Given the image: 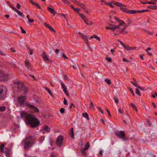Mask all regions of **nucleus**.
Here are the masks:
<instances>
[{"instance_id": "f257e3e1", "label": "nucleus", "mask_w": 157, "mask_h": 157, "mask_svg": "<svg viewBox=\"0 0 157 157\" xmlns=\"http://www.w3.org/2000/svg\"><path fill=\"white\" fill-rule=\"evenodd\" d=\"M22 118H25L26 124L30 125L32 128H36L38 127L40 124V122L36 117L33 116L31 114H28L25 112H22L21 113Z\"/></svg>"}, {"instance_id": "f03ea898", "label": "nucleus", "mask_w": 157, "mask_h": 157, "mask_svg": "<svg viewBox=\"0 0 157 157\" xmlns=\"http://www.w3.org/2000/svg\"><path fill=\"white\" fill-rule=\"evenodd\" d=\"M22 143L24 144V149L26 151H28L36 143L35 137L32 136H27L22 141Z\"/></svg>"}, {"instance_id": "7ed1b4c3", "label": "nucleus", "mask_w": 157, "mask_h": 157, "mask_svg": "<svg viewBox=\"0 0 157 157\" xmlns=\"http://www.w3.org/2000/svg\"><path fill=\"white\" fill-rule=\"evenodd\" d=\"M13 84L17 85V90L21 92H22L23 94H25L28 92V88L25 87L21 81L15 82Z\"/></svg>"}, {"instance_id": "20e7f679", "label": "nucleus", "mask_w": 157, "mask_h": 157, "mask_svg": "<svg viewBox=\"0 0 157 157\" xmlns=\"http://www.w3.org/2000/svg\"><path fill=\"white\" fill-rule=\"evenodd\" d=\"M115 134L118 137L123 141H126L128 140V137L125 136L124 131H117L115 133Z\"/></svg>"}, {"instance_id": "39448f33", "label": "nucleus", "mask_w": 157, "mask_h": 157, "mask_svg": "<svg viewBox=\"0 0 157 157\" xmlns=\"http://www.w3.org/2000/svg\"><path fill=\"white\" fill-rule=\"evenodd\" d=\"M25 105L26 106L31 108L32 112L36 113H38L39 112V109L37 107L35 106H34L27 103H25Z\"/></svg>"}, {"instance_id": "423d86ee", "label": "nucleus", "mask_w": 157, "mask_h": 157, "mask_svg": "<svg viewBox=\"0 0 157 157\" xmlns=\"http://www.w3.org/2000/svg\"><path fill=\"white\" fill-rule=\"evenodd\" d=\"M6 87L4 86H0V100L4 99L5 98V95L3 92L4 90H5Z\"/></svg>"}, {"instance_id": "0eeeda50", "label": "nucleus", "mask_w": 157, "mask_h": 157, "mask_svg": "<svg viewBox=\"0 0 157 157\" xmlns=\"http://www.w3.org/2000/svg\"><path fill=\"white\" fill-rule=\"evenodd\" d=\"M26 99L25 96H21L18 97V101L20 105H23L24 104L25 100Z\"/></svg>"}, {"instance_id": "6e6552de", "label": "nucleus", "mask_w": 157, "mask_h": 157, "mask_svg": "<svg viewBox=\"0 0 157 157\" xmlns=\"http://www.w3.org/2000/svg\"><path fill=\"white\" fill-rule=\"evenodd\" d=\"M63 140V138L62 136H59L56 140L57 144L59 147H61L62 145V141Z\"/></svg>"}, {"instance_id": "1a4fd4ad", "label": "nucleus", "mask_w": 157, "mask_h": 157, "mask_svg": "<svg viewBox=\"0 0 157 157\" xmlns=\"http://www.w3.org/2000/svg\"><path fill=\"white\" fill-rule=\"evenodd\" d=\"M7 79V76L4 74L3 71H0V81H6Z\"/></svg>"}, {"instance_id": "9d476101", "label": "nucleus", "mask_w": 157, "mask_h": 157, "mask_svg": "<svg viewBox=\"0 0 157 157\" xmlns=\"http://www.w3.org/2000/svg\"><path fill=\"white\" fill-rule=\"evenodd\" d=\"M61 86L63 90V91L64 93L66 94L68 97H69L70 96L68 92L66 86L63 82L61 83Z\"/></svg>"}, {"instance_id": "9b49d317", "label": "nucleus", "mask_w": 157, "mask_h": 157, "mask_svg": "<svg viewBox=\"0 0 157 157\" xmlns=\"http://www.w3.org/2000/svg\"><path fill=\"white\" fill-rule=\"evenodd\" d=\"M44 25L51 31H53L54 33H56V31L52 27L50 26V25L46 23H44Z\"/></svg>"}, {"instance_id": "f8f14e48", "label": "nucleus", "mask_w": 157, "mask_h": 157, "mask_svg": "<svg viewBox=\"0 0 157 157\" xmlns=\"http://www.w3.org/2000/svg\"><path fill=\"white\" fill-rule=\"evenodd\" d=\"M112 3L114 5L120 7H121V6L126 7V5H123L121 3L115 1H113V2H112Z\"/></svg>"}, {"instance_id": "ddd939ff", "label": "nucleus", "mask_w": 157, "mask_h": 157, "mask_svg": "<svg viewBox=\"0 0 157 157\" xmlns=\"http://www.w3.org/2000/svg\"><path fill=\"white\" fill-rule=\"evenodd\" d=\"M41 56H42V58L46 61H49V59L47 57L46 55V53L45 52H44L42 54H41Z\"/></svg>"}, {"instance_id": "4468645a", "label": "nucleus", "mask_w": 157, "mask_h": 157, "mask_svg": "<svg viewBox=\"0 0 157 157\" xmlns=\"http://www.w3.org/2000/svg\"><path fill=\"white\" fill-rule=\"evenodd\" d=\"M127 28V26H124V27L121 29H120L118 31L121 34H127L128 32L127 31H125V29Z\"/></svg>"}, {"instance_id": "2eb2a0df", "label": "nucleus", "mask_w": 157, "mask_h": 157, "mask_svg": "<svg viewBox=\"0 0 157 157\" xmlns=\"http://www.w3.org/2000/svg\"><path fill=\"white\" fill-rule=\"evenodd\" d=\"M83 39L85 41V42L86 43V45L88 46H89V41L88 39V38L87 36L84 35V34L82 35V36Z\"/></svg>"}, {"instance_id": "dca6fc26", "label": "nucleus", "mask_w": 157, "mask_h": 157, "mask_svg": "<svg viewBox=\"0 0 157 157\" xmlns=\"http://www.w3.org/2000/svg\"><path fill=\"white\" fill-rule=\"evenodd\" d=\"M110 25L113 27H111V29L113 32H114V30L116 29H121L120 28H119V26L113 24Z\"/></svg>"}, {"instance_id": "f3484780", "label": "nucleus", "mask_w": 157, "mask_h": 157, "mask_svg": "<svg viewBox=\"0 0 157 157\" xmlns=\"http://www.w3.org/2000/svg\"><path fill=\"white\" fill-rule=\"evenodd\" d=\"M5 153L7 157H9L10 156V150L8 148H5Z\"/></svg>"}, {"instance_id": "a211bd4d", "label": "nucleus", "mask_w": 157, "mask_h": 157, "mask_svg": "<svg viewBox=\"0 0 157 157\" xmlns=\"http://www.w3.org/2000/svg\"><path fill=\"white\" fill-rule=\"evenodd\" d=\"M44 129L47 132H49L50 131V128L48 125H45L44 126Z\"/></svg>"}, {"instance_id": "6ab92c4d", "label": "nucleus", "mask_w": 157, "mask_h": 157, "mask_svg": "<svg viewBox=\"0 0 157 157\" xmlns=\"http://www.w3.org/2000/svg\"><path fill=\"white\" fill-rule=\"evenodd\" d=\"M47 9L49 11L52 13H56L54 9H52L49 7H48Z\"/></svg>"}, {"instance_id": "aec40b11", "label": "nucleus", "mask_w": 157, "mask_h": 157, "mask_svg": "<svg viewBox=\"0 0 157 157\" xmlns=\"http://www.w3.org/2000/svg\"><path fill=\"white\" fill-rule=\"evenodd\" d=\"M94 38L96 39L98 41H100L101 40L100 38L96 35H94L93 36H91L90 39H93Z\"/></svg>"}, {"instance_id": "412c9836", "label": "nucleus", "mask_w": 157, "mask_h": 157, "mask_svg": "<svg viewBox=\"0 0 157 157\" xmlns=\"http://www.w3.org/2000/svg\"><path fill=\"white\" fill-rule=\"evenodd\" d=\"M82 116L83 117H85L87 120H89L90 119L89 117L88 114L86 113H83L82 114Z\"/></svg>"}, {"instance_id": "4be33fe9", "label": "nucleus", "mask_w": 157, "mask_h": 157, "mask_svg": "<svg viewBox=\"0 0 157 157\" xmlns=\"http://www.w3.org/2000/svg\"><path fill=\"white\" fill-rule=\"evenodd\" d=\"M25 64L27 68L29 69V67L30 66V65L29 61L27 60H26L25 61Z\"/></svg>"}, {"instance_id": "5701e85b", "label": "nucleus", "mask_w": 157, "mask_h": 157, "mask_svg": "<svg viewBox=\"0 0 157 157\" xmlns=\"http://www.w3.org/2000/svg\"><path fill=\"white\" fill-rule=\"evenodd\" d=\"M137 11L135 10H128L127 13L130 14H135L136 13Z\"/></svg>"}, {"instance_id": "b1692460", "label": "nucleus", "mask_w": 157, "mask_h": 157, "mask_svg": "<svg viewBox=\"0 0 157 157\" xmlns=\"http://www.w3.org/2000/svg\"><path fill=\"white\" fill-rule=\"evenodd\" d=\"M123 6H121L120 8L121 11L126 12L127 13L128 9L127 8H125Z\"/></svg>"}, {"instance_id": "393cba45", "label": "nucleus", "mask_w": 157, "mask_h": 157, "mask_svg": "<svg viewBox=\"0 0 157 157\" xmlns=\"http://www.w3.org/2000/svg\"><path fill=\"white\" fill-rule=\"evenodd\" d=\"M117 21L119 23V24L117 26H119V28H120V27L122 25L125 24L124 22L123 21H122L120 19H119V20H118V21Z\"/></svg>"}, {"instance_id": "a878e982", "label": "nucleus", "mask_w": 157, "mask_h": 157, "mask_svg": "<svg viewBox=\"0 0 157 157\" xmlns=\"http://www.w3.org/2000/svg\"><path fill=\"white\" fill-rule=\"evenodd\" d=\"M15 11L17 13L19 16L23 17H25L23 14L21 12L20 10H18L17 9Z\"/></svg>"}, {"instance_id": "bb28decb", "label": "nucleus", "mask_w": 157, "mask_h": 157, "mask_svg": "<svg viewBox=\"0 0 157 157\" xmlns=\"http://www.w3.org/2000/svg\"><path fill=\"white\" fill-rule=\"evenodd\" d=\"M78 14L82 20H85L86 18V17L82 13L79 12L78 13Z\"/></svg>"}, {"instance_id": "cd10ccee", "label": "nucleus", "mask_w": 157, "mask_h": 157, "mask_svg": "<svg viewBox=\"0 0 157 157\" xmlns=\"http://www.w3.org/2000/svg\"><path fill=\"white\" fill-rule=\"evenodd\" d=\"M85 150L83 149H82L81 150V151L82 154L85 157L87 155V154L86 152L85 151Z\"/></svg>"}, {"instance_id": "c85d7f7f", "label": "nucleus", "mask_w": 157, "mask_h": 157, "mask_svg": "<svg viewBox=\"0 0 157 157\" xmlns=\"http://www.w3.org/2000/svg\"><path fill=\"white\" fill-rule=\"evenodd\" d=\"M90 147V144L89 142H87L85 145V149H84L87 150L89 149Z\"/></svg>"}, {"instance_id": "c756f323", "label": "nucleus", "mask_w": 157, "mask_h": 157, "mask_svg": "<svg viewBox=\"0 0 157 157\" xmlns=\"http://www.w3.org/2000/svg\"><path fill=\"white\" fill-rule=\"evenodd\" d=\"M148 8L154 10L157 9V5L150 6H148Z\"/></svg>"}, {"instance_id": "7c9ffc66", "label": "nucleus", "mask_w": 157, "mask_h": 157, "mask_svg": "<svg viewBox=\"0 0 157 157\" xmlns=\"http://www.w3.org/2000/svg\"><path fill=\"white\" fill-rule=\"evenodd\" d=\"M131 83L135 87H137V88L139 86V85L137 83V82L136 81H135L134 82H131Z\"/></svg>"}, {"instance_id": "2f4dec72", "label": "nucleus", "mask_w": 157, "mask_h": 157, "mask_svg": "<svg viewBox=\"0 0 157 157\" xmlns=\"http://www.w3.org/2000/svg\"><path fill=\"white\" fill-rule=\"evenodd\" d=\"M45 90L48 92V93L52 97H53V94L51 91V90L48 88H45Z\"/></svg>"}, {"instance_id": "473e14b6", "label": "nucleus", "mask_w": 157, "mask_h": 157, "mask_svg": "<svg viewBox=\"0 0 157 157\" xmlns=\"http://www.w3.org/2000/svg\"><path fill=\"white\" fill-rule=\"evenodd\" d=\"M141 3L143 4H155L156 3L154 2H140Z\"/></svg>"}, {"instance_id": "72a5a7b5", "label": "nucleus", "mask_w": 157, "mask_h": 157, "mask_svg": "<svg viewBox=\"0 0 157 157\" xmlns=\"http://www.w3.org/2000/svg\"><path fill=\"white\" fill-rule=\"evenodd\" d=\"M131 105L132 107L136 111V112H137L138 111V110L135 105L133 103H131Z\"/></svg>"}, {"instance_id": "f704fd0d", "label": "nucleus", "mask_w": 157, "mask_h": 157, "mask_svg": "<svg viewBox=\"0 0 157 157\" xmlns=\"http://www.w3.org/2000/svg\"><path fill=\"white\" fill-rule=\"evenodd\" d=\"M6 108L4 106H0V112L4 111L6 110Z\"/></svg>"}, {"instance_id": "c9c22d12", "label": "nucleus", "mask_w": 157, "mask_h": 157, "mask_svg": "<svg viewBox=\"0 0 157 157\" xmlns=\"http://www.w3.org/2000/svg\"><path fill=\"white\" fill-rule=\"evenodd\" d=\"M70 133L71 134V137L72 139H74V128H71Z\"/></svg>"}, {"instance_id": "e433bc0d", "label": "nucleus", "mask_w": 157, "mask_h": 157, "mask_svg": "<svg viewBox=\"0 0 157 157\" xmlns=\"http://www.w3.org/2000/svg\"><path fill=\"white\" fill-rule=\"evenodd\" d=\"M44 139L45 137L44 136H41L39 139V141L40 143H42L44 140Z\"/></svg>"}, {"instance_id": "4c0bfd02", "label": "nucleus", "mask_w": 157, "mask_h": 157, "mask_svg": "<svg viewBox=\"0 0 157 157\" xmlns=\"http://www.w3.org/2000/svg\"><path fill=\"white\" fill-rule=\"evenodd\" d=\"M106 60L109 62H112V59L110 57H109L108 56H106L105 58Z\"/></svg>"}, {"instance_id": "58836bf2", "label": "nucleus", "mask_w": 157, "mask_h": 157, "mask_svg": "<svg viewBox=\"0 0 157 157\" xmlns=\"http://www.w3.org/2000/svg\"><path fill=\"white\" fill-rule=\"evenodd\" d=\"M124 48H125V49H126L127 51H130L131 50V47H130L128 46H126L125 45L124 47Z\"/></svg>"}, {"instance_id": "ea45409f", "label": "nucleus", "mask_w": 157, "mask_h": 157, "mask_svg": "<svg viewBox=\"0 0 157 157\" xmlns=\"http://www.w3.org/2000/svg\"><path fill=\"white\" fill-rule=\"evenodd\" d=\"M27 49L30 51L29 55H32L33 54V50L31 49L29 47H27Z\"/></svg>"}, {"instance_id": "a19ab883", "label": "nucleus", "mask_w": 157, "mask_h": 157, "mask_svg": "<svg viewBox=\"0 0 157 157\" xmlns=\"http://www.w3.org/2000/svg\"><path fill=\"white\" fill-rule=\"evenodd\" d=\"M105 81L109 85H110L111 83L110 79H105Z\"/></svg>"}, {"instance_id": "79ce46f5", "label": "nucleus", "mask_w": 157, "mask_h": 157, "mask_svg": "<svg viewBox=\"0 0 157 157\" xmlns=\"http://www.w3.org/2000/svg\"><path fill=\"white\" fill-rule=\"evenodd\" d=\"M60 112L62 114H63L65 112V109L62 108L60 109Z\"/></svg>"}, {"instance_id": "37998d69", "label": "nucleus", "mask_w": 157, "mask_h": 157, "mask_svg": "<svg viewBox=\"0 0 157 157\" xmlns=\"http://www.w3.org/2000/svg\"><path fill=\"white\" fill-rule=\"evenodd\" d=\"M105 4L110 6L112 8H114V6L112 5L111 3L110 2H105Z\"/></svg>"}, {"instance_id": "c03bdc74", "label": "nucleus", "mask_w": 157, "mask_h": 157, "mask_svg": "<svg viewBox=\"0 0 157 157\" xmlns=\"http://www.w3.org/2000/svg\"><path fill=\"white\" fill-rule=\"evenodd\" d=\"M64 3L68 5L70 4V2L67 0H62Z\"/></svg>"}, {"instance_id": "a18cd8bd", "label": "nucleus", "mask_w": 157, "mask_h": 157, "mask_svg": "<svg viewBox=\"0 0 157 157\" xmlns=\"http://www.w3.org/2000/svg\"><path fill=\"white\" fill-rule=\"evenodd\" d=\"M136 94H138L139 95V96L141 95L139 90V89H137V88L136 89Z\"/></svg>"}, {"instance_id": "49530a36", "label": "nucleus", "mask_w": 157, "mask_h": 157, "mask_svg": "<svg viewBox=\"0 0 157 157\" xmlns=\"http://www.w3.org/2000/svg\"><path fill=\"white\" fill-rule=\"evenodd\" d=\"M91 103L90 105V108H94V104L92 102V101L90 100Z\"/></svg>"}, {"instance_id": "de8ad7c7", "label": "nucleus", "mask_w": 157, "mask_h": 157, "mask_svg": "<svg viewBox=\"0 0 157 157\" xmlns=\"http://www.w3.org/2000/svg\"><path fill=\"white\" fill-rule=\"evenodd\" d=\"M118 112L121 114H122L123 112V109H118Z\"/></svg>"}, {"instance_id": "09e8293b", "label": "nucleus", "mask_w": 157, "mask_h": 157, "mask_svg": "<svg viewBox=\"0 0 157 157\" xmlns=\"http://www.w3.org/2000/svg\"><path fill=\"white\" fill-rule=\"evenodd\" d=\"M97 108L100 111L101 113L102 114L104 112L101 108L99 107H97Z\"/></svg>"}, {"instance_id": "8fccbe9b", "label": "nucleus", "mask_w": 157, "mask_h": 157, "mask_svg": "<svg viewBox=\"0 0 157 157\" xmlns=\"http://www.w3.org/2000/svg\"><path fill=\"white\" fill-rule=\"evenodd\" d=\"M62 56L64 57L66 59H68V58L65 56V54L64 53H62Z\"/></svg>"}, {"instance_id": "3c124183", "label": "nucleus", "mask_w": 157, "mask_h": 157, "mask_svg": "<svg viewBox=\"0 0 157 157\" xmlns=\"http://www.w3.org/2000/svg\"><path fill=\"white\" fill-rule=\"evenodd\" d=\"M11 8H12L13 10H14L15 11H16V10L17 9L14 6H12V5H10V6Z\"/></svg>"}, {"instance_id": "603ef678", "label": "nucleus", "mask_w": 157, "mask_h": 157, "mask_svg": "<svg viewBox=\"0 0 157 157\" xmlns=\"http://www.w3.org/2000/svg\"><path fill=\"white\" fill-rule=\"evenodd\" d=\"M129 90L131 92L132 94L134 96L135 94L134 93L133 91L131 89H130V88H129Z\"/></svg>"}, {"instance_id": "864d4df0", "label": "nucleus", "mask_w": 157, "mask_h": 157, "mask_svg": "<svg viewBox=\"0 0 157 157\" xmlns=\"http://www.w3.org/2000/svg\"><path fill=\"white\" fill-rule=\"evenodd\" d=\"M117 40L120 42L121 45L124 47L125 45L123 43L119 40Z\"/></svg>"}, {"instance_id": "5fc2aeb1", "label": "nucleus", "mask_w": 157, "mask_h": 157, "mask_svg": "<svg viewBox=\"0 0 157 157\" xmlns=\"http://www.w3.org/2000/svg\"><path fill=\"white\" fill-rule=\"evenodd\" d=\"M34 5L36 6L39 9H41V7L39 5V4L37 3H35Z\"/></svg>"}, {"instance_id": "6e6d98bb", "label": "nucleus", "mask_w": 157, "mask_h": 157, "mask_svg": "<svg viewBox=\"0 0 157 157\" xmlns=\"http://www.w3.org/2000/svg\"><path fill=\"white\" fill-rule=\"evenodd\" d=\"M114 100L115 103L117 104L118 102V100L116 98H114Z\"/></svg>"}, {"instance_id": "4d7b16f0", "label": "nucleus", "mask_w": 157, "mask_h": 157, "mask_svg": "<svg viewBox=\"0 0 157 157\" xmlns=\"http://www.w3.org/2000/svg\"><path fill=\"white\" fill-rule=\"evenodd\" d=\"M21 7V6L20 5V4L18 3H17V8L19 9H20Z\"/></svg>"}, {"instance_id": "13d9d810", "label": "nucleus", "mask_w": 157, "mask_h": 157, "mask_svg": "<svg viewBox=\"0 0 157 157\" xmlns=\"http://www.w3.org/2000/svg\"><path fill=\"white\" fill-rule=\"evenodd\" d=\"M74 10L76 12H78L80 10V9L78 8H75L74 9Z\"/></svg>"}, {"instance_id": "bf43d9fd", "label": "nucleus", "mask_w": 157, "mask_h": 157, "mask_svg": "<svg viewBox=\"0 0 157 157\" xmlns=\"http://www.w3.org/2000/svg\"><path fill=\"white\" fill-rule=\"evenodd\" d=\"M63 103L64 105H66L67 104V101L65 98H64Z\"/></svg>"}, {"instance_id": "052dcab7", "label": "nucleus", "mask_w": 157, "mask_h": 157, "mask_svg": "<svg viewBox=\"0 0 157 157\" xmlns=\"http://www.w3.org/2000/svg\"><path fill=\"white\" fill-rule=\"evenodd\" d=\"M82 8L84 10L86 9V6H85V5L83 4V5H82V6H81Z\"/></svg>"}, {"instance_id": "680f3d73", "label": "nucleus", "mask_w": 157, "mask_h": 157, "mask_svg": "<svg viewBox=\"0 0 157 157\" xmlns=\"http://www.w3.org/2000/svg\"><path fill=\"white\" fill-rule=\"evenodd\" d=\"M34 20L33 19H31L30 18H29L28 22L29 23H31L34 21Z\"/></svg>"}, {"instance_id": "e2e57ef3", "label": "nucleus", "mask_w": 157, "mask_h": 157, "mask_svg": "<svg viewBox=\"0 0 157 157\" xmlns=\"http://www.w3.org/2000/svg\"><path fill=\"white\" fill-rule=\"evenodd\" d=\"M122 60L124 62H129V60H127V59H126L125 58H123L122 59Z\"/></svg>"}, {"instance_id": "0e129e2a", "label": "nucleus", "mask_w": 157, "mask_h": 157, "mask_svg": "<svg viewBox=\"0 0 157 157\" xmlns=\"http://www.w3.org/2000/svg\"><path fill=\"white\" fill-rule=\"evenodd\" d=\"M59 14L60 15L63 17L65 18V20H66V18L65 17V14H64V13H60Z\"/></svg>"}, {"instance_id": "69168bd1", "label": "nucleus", "mask_w": 157, "mask_h": 157, "mask_svg": "<svg viewBox=\"0 0 157 157\" xmlns=\"http://www.w3.org/2000/svg\"><path fill=\"white\" fill-rule=\"evenodd\" d=\"M83 5V3H81L79 2H78V4H77V5L78 6H80L81 7V6H82V5Z\"/></svg>"}, {"instance_id": "338daca9", "label": "nucleus", "mask_w": 157, "mask_h": 157, "mask_svg": "<svg viewBox=\"0 0 157 157\" xmlns=\"http://www.w3.org/2000/svg\"><path fill=\"white\" fill-rule=\"evenodd\" d=\"M0 55L3 56H5L6 55L2 51H0Z\"/></svg>"}, {"instance_id": "774afa93", "label": "nucleus", "mask_w": 157, "mask_h": 157, "mask_svg": "<svg viewBox=\"0 0 157 157\" xmlns=\"http://www.w3.org/2000/svg\"><path fill=\"white\" fill-rule=\"evenodd\" d=\"M106 110L108 113L109 115L110 116H111V114L109 109H106Z\"/></svg>"}]
</instances>
